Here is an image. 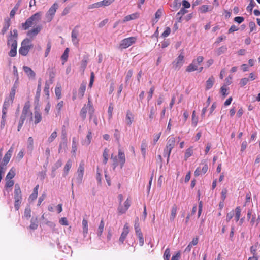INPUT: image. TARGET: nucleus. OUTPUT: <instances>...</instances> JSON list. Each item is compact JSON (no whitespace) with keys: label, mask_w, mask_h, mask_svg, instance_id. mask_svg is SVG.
<instances>
[{"label":"nucleus","mask_w":260,"mask_h":260,"mask_svg":"<svg viewBox=\"0 0 260 260\" xmlns=\"http://www.w3.org/2000/svg\"><path fill=\"white\" fill-rule=\"evenodd\" d=\"M56 96L57 99H60L61 97V90L60 87H56L55 90Z\"/></svg>","instance_id":"obj_63"},{"label":"nucleus","mask_w":260,"mask_h":260,"mask_svg":"<svg viewBox=\"0 0 260 260\" xmlns=\"http://www.w3.org/2000/svg\"><path fill=\"white\" fill-rule=\"evenodd\" d=\"M227 50V47L225 46H223L220 47H219L217 50V54L218 55H220L222 53H224Z\"/></svg>","instance_id":"obj_49"},{"label":"nucleus","mask_w":260,"mask_h":260,"mask_svg":"<svg viewBox=\"0 0 260 260\" xmlns=\"http://www.w3.org/2000/svg\"><path fill=\"white\" fill-rule=\"evenodd\" d=\"M111 159L112 160L113 169L114 170L118 165V158L116 156H114L113 154L111 155Z\"/></svg>","instance_id":"obj_43"},{"label":"nucleus","mask_w":260,"mask_h":260,"mask_svg":"<svg viewBox=\"0 0 260 260\" xmlns=\"http://www.w3.org/2000/svg\"><path fill=\"white\" fill-rule=\"evenodd\" d=\"M175 139L173 137H170L168 139L166 148L169 150L172 151V149L175 146Z\"/></svg>","instance_id":"obj_12"},{"label":"nucleus","mask_w":260,"mask_h":260,"mask_svg":"<svg viewBox=\"0 0 260 260\" xmlns=\"http://www.w3.org/2000/svg\"><path fill=\"white\" fill-rule=\"evenodd\" d=\"M241 209L239 206H238L235 209V213H234L235 215V220L236 222L240 220V217L241 215Z\"/></svg>","instance_id":"obj_34"},{"label":"nucleus","mask_w":260,"mask_h":260,"mask_svg":"<svg viewBox=\"0 0 260 260\" xmlns=\"http://www.w3.org/2000/svg\"><path fill=\"white\" fill-rule=\"evenodd\" d=\"M139 14L138 13H133L124 17L123 22H127L130 20H134L139 17Z\"/></svg>","instance_id":"obj_22"},{"label":"nucleus","mask_w":260,"mask_h":260,"mask_svg":"<svg viewBox=\"0 0 260 260\" xmlns=\"http://www.w3.org/2000/svg\"><path fill=\"white\" fill-rule=\"evenodd\" d=\"M21 45V47L19 49V53L21 55L25 56L33 47L32 40L26 38L22 41Z\"/></svg>","instance_id":"obj_1"},{"label":"nucleus","mask_w":260,"mask_h":260,"mask_svg":"<svg viewBox=\"0 0 260 260\" xmlns=\"http://www.w3.org/2000/svg\"><path fill=\"white\" fill-rule=\"evenodd\" d=\"M14 199L15 200H22L21 191L18 184L15 185Z\"/></svg>","instance_id":"obj_11"},{"label":"nucleus","mask_w":260,"mask_h":260,"mask_svg":"<svg viewBox=\"0 0 260 260\" xmlns=\"http://www.w3.org/2000/svg\"><path fill=\"white\" fill-rule=\"evenodd\" d=\"M13 101H11V100L8 98L5 99L2 108L3 115L7 114V109L9 108L10 104L12 103Z\"/></svg>","instance_id":"obj_14"},{"label":"nucleus","mask_w":260,"mask_h":260,"mask_svg":"<svg viewBox=\"0 0 260 260\" xmlns=\"http://www.w3.org/2000/svg\"><path fill=\"white\" fill-rule=\"evenodd\" d=\"M82 225L83 235L85 237L88 233V221L87 220L83 219L82 220Z\"/></svg>","instance_id":"obj_32"},{"label":"nucleus","mask_w":260,"mask_h":260,"mask_svg":"<svg viewBox=\"0 0 260 260\" xmlns=\"http://www.w3.org/2000/svg\"><path fill=\"white\" fill-rule=\"evenodd\" d=\"M12 152L13 149L12 148H11L5 154L3 158L4 165H6L8 163L11 157Z\"/></svg>","instance_id":"obj_18"},{"label":"nucleus","mask_w":260,"mask_h":260,"mask_svg":"<svg viewBox=\"0 0 260 260\" xmlns=\"http://www.w3.org/2000/svg\"><path fill=\"white\" fill-rule=\"evenodd\" d=\"M29 108V102H27L25 103L23 108L20 118H23V119L25 120L27 117H29L30 121L33 120L32 113L30 111Z\"/></svg>","instance_id":"obj_4"},{"label":"nucleus","mask_w":260,"mask_h":260,"mask_svg":"<svg viewBox=\"0 0 260 260\" xmlns=\"http://www.w3.org/2000/svg\"><path fill=\"white\" fill-rule=\"evenodd\" d=\"M77 145L78 143L76 138L75 137L73 138L71 153L74 156L76 155V151L77 150Z\"/></svg>","instance_id":"obj_25"},{"label":"nucleus","mask_w":260,"mask_h":260,"mask_svg":"<svg viewBox=\"0 0 260 260\" xmlns=\"http://www.w3.org/2000/svg\"><path fill=\"white\" fill-rule=\"evenodd\" d=\"M215 79L213 76L210 77L206 81V90L211 89L214 83Z\"/></svg>","instance_id":"obj_28"},{"label":"nucleus","mask_w":260,"mask_h":260,"mask_svg":"<svg viewBox=\"0 0 260 260\" xmlns=\"http://www.w3.org/2000/svg\"><path fill=\"white\" fill-rule=\"evenodd\" d=\"M78 26H76L73 29L72 33H71V38L78 37V36L79 35V31H78Z\"/></svg>","instance_id":"obj_51"},{"label":"nucleus","mask_w":260,"mask_h":260,"mask_svg":"<svg viewBox=\"0 0 260 260\" xmlns=\"http://www.w3.org/2000/svg\"><path fill=\"white\" fill-rule=\"evenodd\" d=\"M86 84L84 83H82L80 87L79 90V93L82 96L84 95V92L86 90Z\"/></svg>","instance_id":"obj_44"},{"label":"nucleus","mask_w":260,"mask_h":260,"mask_svg":"<svg viewBox=\"0 0 260 260\" xmlns=\"http://www.w3.org/2000/svg\"><path fill=\"white\" fill-rule=\"evenodd\" d=\"M184 62V56L180 54L173 62V66L176 69H179L183 64Z\"/></svg>","instance_id":"obj_9"},{"label":"nucleus","mask_w":260,"mask_h":260,"mask_svg":"<svg viewBox=\"0 0 260 260\" xmlns=\"http://www.w3.org/2000/svg\"><path fill=\"white\" fill-rule=\"evenodd\" d=\"M23 69L29 78H35L36 74L30 67L24 66Z\"/></svg>","instance_id":"obj_19"},{"label":"nucleus","mask_w":260,"mask_h":260,"mask_svg":"<svg viewBox=\"0 0 260 260\" xmlns=\"http://www.w3.org/2000/svg\"><path fill=\"white\" fill-rule=\"evenodd\" d=\"M6 115H2V119L1 120L0 128L3 129L4 128L6 122Z\"/></svg>","instance_id":"obj_45"},{"label":"nucleus","mask_w":260,"mask_h":260,"mask_svg":"<svg viewBox=\"0 0 260 260\" xmlns=\"http://www.w3.org/2000/svg\"><path fill=\"white\" fill-rule=\"evenodd\" d=\"M42 119V114L36 108L34 111V123L37 125L40 123Z\"/></svg>","instance_id":"obj_15"},{"label":"nucleus","mask_w":260,"mask_h":260,"mask_svg":"<svg viewBox=\"0 0 260 260\" xmlns=\"http://www.w3.org/2000/svg\"><path fill=\"white\" fill-rule=\"evenodd\" d=\"M34 23H35L32 20V19H31L30 17H29L26 19L24 23H22L21 24L22 28L23 30H27Z\"/></svg>","instance_id":"obj_17"},{"label":"nucleus","mask_w":260,"mask_h":260,"mask_svg":"<svg viewBox=\"0 0 260 260\" xmlns=\"http://www.w3.org/2000/svg\"><path fill=\"white\" fill-rule=\"evenodd\" d=\"M255 5L256 3L254 0H250V3L246 8L247 11H249L250 13H251L253 8Z\"/></svg>","instance_id":"obj_42"},{"label":"nucleus","mask_w":260,"mask_h":260,"mask_svg":"<svg viewBox=\"0 0 260 260\" xmlns=\"http://www.w3.org/2000/svg\"><path fill=\"white\" fill-rule=\"evenodd\" d=\"M171 152V150H168V149L166 148L164 149V153H163V156L164 157H167V162H169V157H170V153Z\"/></svg>","instance_id":"obj_56"},{"label":"nucleus","mask_w":260,"mask_h":260,"mask_svg":"<svg viewBox=\"0 0 260 260\" xmlns=\"http://www.w3.org/2000/svg\"><path fill=\"white\" fill-rule=\"evenodd\" d=\"M17 88L18 87H16V86H13V87H12L10 93L9 97L8 98V99L11 100V101H13V100L15 98L16 91Z\"/></svg>","instance_id":"obj_39"},{"label":"nucleus","mask_w":260,"mask_h":260,"mask_svg":"<svg viewBox=\"0 0 260 260\" xmlns=\"http://www.w3.org/2000/svg\"><path fill=\"white\" fill-rule=\"evenodd\" d=\"M109 151V150L108 149L105 148L104 149V151L103 153V163L105 165L107 163V161L108 160Z\"/></svg>","instance_id":"obj_33"},{"label":"nucleus","mask_w":260,"mask_h":260,"mask_svg":"<svg viewBox=\"0 0 260 260\" xmlns=\"http://www.w3.org/2000/svg\"><path fill=\"white\" fill-rule=\"evenodd\" d=\"M17 54V47H11L9 55L11 57H15Z\"/></svg>","instance_id":"obj_50"},{"label":"nucleus","mask_w":260,"mask_h":260,"mask_svg":"<svg viewBox=\"0 0 260 260\" xmlns=\"http://www.w3.org/2000/svg\"><path fill=\"white\" fill-rule=\"evenodd\" d=\"M103 7L102 1L95 3L92 5H90L88 6V9H94V8H99L100 7Z\"/></svg>","instance_id":"obj_46"},{"label":"nucleus","mask_w":260,"mask_h":260,"mask_svg":"<svg viewBox=\"0 0 260 260\" xmlns=\"http://www.w3.org/2000/svg\"><path fill=\"white\" fill-rule=\"evenodd\" d=\"M104 225H105V224H104V221L102 219L100 222V223L98 227V231H97V235L99 237H101L102 234V233L103 232L104 228Z\"/></svg>","instance_id":"obj_35"},{"label":"nucleus","mask_w":260,"mask_h":260,"mask_svg":"<svg viewBox=\"0 0 260 260\" xmlns=\"http://www.w3.org/2000/svg\"><path fill=\"white\" fill-rule=\"evenodd\" d=\"M118 159L120 166V168H122L125 162V156L124 152H122L120 149H119L118 150Z\"/></svg>","instance_id":"obj_13"},{"label":"nucleus","mask_w":260,"mask_h":260,"mask_svg":"<svg viewBox=\"0 0 260 260\" xmlns=\"http://www.w3.org/2000/svg\"><path fill=\"white\" fill-rule=\"evenodd\" d=\"M147 147V143L145 140H143L142 141L141 145V151L142 156L144 158L145 157L146 153V148Z\"/></svg>","instance_id":"obj_26"},{"label":"nucleus","mask_w":260,"mask_h":260,"mask_svg":"<svg viewBox=\"0 0 260 260\" xmlns=\"http://www.w3.org/2000/svg\"><path fill=\"white\" fill-rule=\"evenodd\" d=\"M198 122V118L197 117H196L195 111H194L192 114V124H193L194 126H196L197 125Z\"/></svg>","instance_id":"obj_58"},{"label":"nucleus","mask_w":260,"mask_h":260,"mask_svg":"<svg viewBox=\"0 0 260 260\" xmlns=\"http://www.w3.org/2000/svg\"><path fill=\"white\" fill-rule=\"evenodd\" d=\"M24 216L27 218L28 219L31 216V210L29 207H27L25 208Z\"/></svg>","instance_id":"obj_54"},{"label":"nucleus","mask_w":260,"mask_h":260,"mask_svg":"<svg viewBox=\"0 0 260 260\" xmlns=\"http://www.w3.org/2000/svg\"><path fill=\"white\" fill-rule=\"evenodd\" d=\"M58 8V5L56 3H54L53 5L49 8L45 15L46 19L47 22H50L52 21Z\"/></svg>","instance_id":"obj_5"},{"label":"nucleus","mask_w":260,"mask_h":260,"mask_svg":"<svg viewBox=\"0 0 260 260\" xmlns=\"http://www.w3.org/2000/svg\"><path fill=\"white\" fill-rule=\"evenodd\" d=\"M7 44L11 47H17V39L12 37V32H11L10 36L8 38Z\"/></svg>","instance_id":"obj_16"},{"label":"nucleus","mask_w":260,"mask_h":260,"mask_svg":"<svg viewBox=\"0 0 260 260\" xmlns=\"http://www.w3.org/2000/svg\"><path fill=\"white\" fill-rule=\"evenodd\" d=\"M127 209L124 207H123L121 205H119V207H118V211L119 214H122L125 213Z\"/></svg>","instance_id":"obj_61"},{"label":"nucleus","mask_w":260,"mask_h":260,"mask_svg":"<svg viewBox=\"0 0 260 260\" xmlns=\"http://www.w3.org/2000/svg\"><path fill=\"white\" fill-rule=\"evenodd\" d=\"M57 136V132L56 131H55L53 132H52V134H51V135L48 137L47 142L49 143L52 142L56 139Z\"/></svg>","instance_id":"obj_40"},{"label":"nucleus","mask_w":260,"mask_h":260,"mask_svg":"<svg viewBox=\"0 0 260 260\" xmlns=\"http://www.w3.org/2000/svg\"><path fill=\"white\" fill-rule=\"evenodd\" d=\"M10 26V19L9 18L6 19L5 20V23L3 27L2 30V34L3 35L5 34V32L8 30L9 27Z\"/></svg>","instance_id":"obj_29"},{"label":"nucleus","mask_w":260,"mask_h":260,"mask_svg":"<svg viewBox=\"0 0 260 260\" xmlns=\"http://www.w3.org/2000/svg\"><path fill=\"white\" fill-rule=\"evenodd\" d=\"M62 164L61 160H57V161L54 164V165L52 167V171H55L57 169L61 167Z\"/></svg>","instance_id":"obj_60"},{"label":"nucleus","mask_w":260,"mask_h":260,"mask_svg":"<svg viewBox=\"0 0 260 260\" xmlns=\"http://www.w3.org/2000/svg\"><path fill=\"white\" fill-rule=\"evenodd\" d=\"M187 12V11L184 8H181L180 10L176 14V18L177 22H181L182 16Z\"/></svg>","instance_id":"obj_20"},{"label":"nucleus","mask_w":260,"mask_h":260,"mask_svg":"<svg viewBox=\"0 0 260 260\" xmlns=\"http://www.w3.org/2000/svg\"><path fill=\"white\" fill-rule=\"evenodd\" d=\"M249 81V79L247 78H243L241 79L240 82V85L241 87H243L246 85L248 82Z\"/></svg>","instance_id":"obj_64"},{"label":"nucleus","mask_w":260,"mask_h":260,"mask_svg":"<svg viewBox=\"0 0 260 260\" xmlns=\"http://www.w3.org/2000/svg\"><path fill=\"white\" fill-rule=\"evenodd\" d=\"M87 112L90 114V119H91L92 115L94 113V109L89 99H88V102L87 104L83 106L80 112V116L83 119H85Z\"/></svg>","instance_id":"obj_3"},{"label":"nucleus","mask_w":260,"mask_h":260,"mask_svg":"<svg viewBox=\"0 0 260 260\" xmlns=\"http://www.w3.org/2000/svg\"><path fill=\"white\" fill-rule=\"evenodd\" d=\"M42 28V27L41 25L36 26L35 27L27 32V36L30 38V39L32 40L41 31Z\"/></svg>","instance_id":"obj_7"},{"label":"nucleus","mask_w":260,"mask_h":260,"mask_svg":"<svg viewBox=\"0 0 260 260\" xmlns=\"http://www.w3.org/2000/svg\"><path fill=\"white\" fill-rule=\"evenodd\" d=\"M135 232L136 233V235L139 234V233L141 234L142 233L141 231V229L139 226V223H138V217H137L135 223L134 225Z\"/></svg>","instance_id":"obj_41"},{"label":"nucleus","mask_w":260,"mask_h":260,"mask_svg":"<svg viewBox=\"0 0 260 260\" xmlns=\"http://www.w3.org/2000/svg\"><path fill=\"white\" fill-rule=\"evenodd\" d=\"M177 211V207L176 205H174L171 209V212L170 214V219L171 221H173L176 217Z\"/></svg>","instance_id":"obj_31"},{"label":"nucleus","mask_w":260,"mask_h":260,"mask_svg":"<svg viewBox=\"0 0 260 260\" xmlns=\"http://www.w3.org/2000/svg\"><path fill=\"white\" fill-rule=\"evenodd\" d=\"M63 106V101H60L56 106L57 113L56 115L59 114L60 113V111L61 110V108H62Z\"/></svg>","instance_id":"obj_48"},{"label":"nucleus","mask_w":260,"mask_h":260,"mask_svg":"<svg viewBox=\"0 0 260 260\" xmlns=\"http://www.w3.org/2000/svg\"><path fill=\"white\" fill-rule=\"evenodd\" d=\"M113 111V106L112 105V104L111 103L109 105V106L108 107V116H109V119L111 118L112 117Z\"/></svg>","instance_id":"obj_57"},{"label":"nucleus","mask_w":260,"mask_h":260,"mask_svg":"<svg viewBox=\"0 0 260 260\" xmlns=\"http://www.w3.org/2000/svg\"><path fill=\"white\" fill-rule=\"evenodd\" d=\"M34 149V140L31 137H29L27 140V151L31 153Z\"/></svg>","instance_id":"obj_27"},{"label":"nucleus","mask_w":260,"mask_h":260,"mask_svg":"<svg viewBox=\"0 0 260 260\" xmlns=\"http://www.w3.org/2000/svg\"><path fill=\"white\" fill-rule=\"evenodd\" d=\"M42 15V12H38L30 16V18L35 23L38 22L41 19Z\"/></svg>","instance_id":"obj_21"},{"label":"nucleus","mask_w":260,"mask_h":260,"mask_svg":"<svg viewBox=\"0 0 260 260\" xmlns=\"http://www.w3.org/2000/svg\"><path fill=\"white\" fill-rule=\"evenodd\" d=\"M115 0H103L102 3L103 7L108 6L110 5Z\"/></svg>","instance_id":"obj_59"},{"label":"nucleus","mask_w":260,"mask_h":260,"mask_svg":"<svg viewBox=\"0 0 260 260\" xmlns=\"http://www.w3.org/2000/svg\"><path fill=\"white\" fill-rule=\"evenodd\" d=\"M84 161H81L73 179L75 182L78 185L81 184L82 182L84 172Z\"/></svg>","instance_id":"obj_2"},{"label":"nucleus","mask_w":260,"mask_h":260,"mask_svg":"<svg viewBox=\"0 0 260 260\" xmlns=\"http://www.w3.org/2000/svg\"><path fill=\"white\" fill-rule=\"evenodd\" d=\"M15 175V170L12 168L11 169L10 171L7 174L6 179V180H10L12 179Z\"/></svg>","instance_id":"obj_38"},{"label":"nucleus","mask_w":260,"mask_h":260,"mask_svg":"<svg viewBox=\"0 0 260 260\" xmlns=\"http://www.w3.org/2000/svg\"><path fill=\"white\" fill-rule=\"evenodd\" d=\"M193 154L192 147H190L186 150L184 154V159L186 160L189 157Z\"/></svg>","instance_id":"obj_36"},{"label":"nucleus","mask_w":260,"mask_h":260,"mask_svg":"<svg viewBox=\"0 0 260 260\" xmlns=\"http://www.w3.org/2000/svg\"><path fill=\"white\" fill-rule=\"evenodd\" d=\"M134 120V115L130 110H127L125 117V122L127 125L131 126Z\"/></svg>","instance_id":"obj_10"},{"label":"nucleus","mask_w":260,"mask_h":260,"mask_svg":"<svg viewBox=\"0 0 260 260\" xmlns=\"http://www.w3.org/2000/svg\"><path fill=\"white\" fill-rule=\"evenodd\" d=\"M38 220L37 218H32L29 228L31 230H36L38 228Z\"/></svg>","instance_id":"obj_37"},{"label":"nucleus","mask_w":260,"mask_h":260,"mask_svg":"<svg viewBox=\"0 0 260 260\" xmlns=\"http://www.w3.org/2000/svg\"><path fill=\"white\" fill-rule=\"evenodd\" d=\"M209 7H210L209 6L206 5H202L200 7V11L202 13H206L211 10L209 9Z\"/></svg>","instance_id":"obj_47"},{"label":"nucleus","mask_w":260,"mask_h":260,"mask_svg":"<svg viewBox=\"0 0 260 260\" xmlns=\"http://www.w3.org/2000/svg\"><path fill=\"white\" fill-rule=\"evenodd\" d=\"M72 165V161L71 160H68L66 162L64 167L63 176H66L68 174L69 171L71 169Z\"/></svg>","instance_id":"obj_30"},{"label":"nucleus","mask_w":260,"mask_h":260,"mask_svg":"<svg viewBox=\"0 0 260 260\" xmlns=\"http://www.w3.org/2000/svg\"><path fill=\"white\" fill-rule=\"evenodd\" d=\"M129 227L127 223H126L123 228L122 232L120 236L119 241L120 244L123 243L127 235L129 233Z\"/></svg>","instance_id":"obj_8"},{"label":"nucleus","mask_w":260,"mask_h":260,"mask_svg":"<svg viewBox=\"0 0 260 260\" xmlns=\"http://www.w3.org/2000/svg\"><path fill=\"white\" fill-rule=\"evenodd\" d=\"M137 236L138 238L139 243L140 246H142L144 244V238H143V234L139 233V234H137Z\"/></svg>","instance_id":"obj_55"},{"label":"nucleus","mask_w":260,"mask_h":260,"mask_svg":"<svg viewBox=\"0 0 260 260\" xmlns=\"http://www.w3.org/2000/svg\"><path fill=\"white\" fill-rule=\"evenodd\" d=\"M88 57L87 55H84L83 57V59L81 62L80 69L82 71V72L84 73L86 66L88 63Z\"/></svg>","instance_id":"obj_23"},{"label":"nucleus","mask_w":260,"mask_h":260,"mask_svg":"<svg viewBox=\"0 0 260 260\" xmlns=\"http://www.w3.org/2000/svg\"><path fill=\"white\" fill-rule=\"evenodd\" d=\"M170 32L171 29L169 27H167L166 28L165 31L162 34L161 36L164 38H166L170 35Z\"/></svg>","instance_id":"obj_62"},{"label":"nucleus","mask_w":260,"mask_h":260,"mask_svg":"<svg viewBox=\"0 0 260 260\" xmlns=\"http://www.w3.org/2000/svg\"><path fill=\"white\" fill-rule=\"evenodd\" d=\"M198 64L193 60L192 61V62L191 64H190L189 66H187V67L186 69V71L188 72H191L196 71V70H198Z\"/></svg>","instance_id":"obj_24"},{"label":"nucleus","mask_w":260,"mask_h":260,"mask_svg":"<svg viewBox=\"0 0 260 260\" xmlns=\"http://www.w3.org/2000/svg\"><path fill=\"white\" fill-rule=\"evenodd\" d=\"M69 52V49L67 48L61 56V59L64 61H66L68 59Z\"/></svg>","instance_id":"obj_53"},{"label":"nucleus","mask_w":260,"mask_h":260,"mask_svg":"<svg viewBox=\"0 0 260 260\" xmlns=\"http://www.w3.org/2000/svg\"><path fill=\"white\" fill-rule=\"evenodd\" d=\"M170 257V251L169 248H167L164 252V260H169Z\"/></svg>","instance_id":"obj_52"},{"label":"nucleus","mask_w":260,"mask_h":260,"mask_svg":"<svg viewBox=\"0 0 260 260\" xmlns=\"http://www.w3.org/2000/svg\"><path fill=\"white\" fill-rule=\"evenodd\" d=\"M136 38L135 37H129L122 40L120 44V47L121 48L125 49L129 47L135 43Z\"/></svg>","instance_id":"obj_6"}]
</instances>
